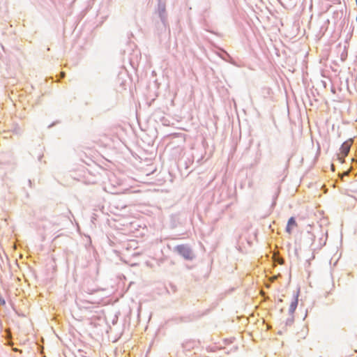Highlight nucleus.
I'll return each instance as SVG.
<instances>
[{
	"label": "nucleus",
	"mask_w": 357,
	"mask_h": 357,
	"mask_svg": "<svg viewBox=\"0 0 357 357\" xmlns=\"http://www.w3.org/2000/svg\"><path fill=\"white\" fill-rule=\"evenodd\" d=\"M130 65L131 66V67H135V66H138L139 63H136L132 59H130Z\"/></svg>",
	"instance_id": "nucleus-6"
},
{
	"label": "nucleus",
	"mask_w": 357,
	"mask_h": 357,
	"mask_svg": "<svg viewBox=\"0 0 357 357\" xmlns=\"http://www.w3.org/2000/svg\"><path fill=\"white\" fill-rule=\"evenodd\" d=\"M352 144V140L344 142L340 147V153L343 157H346L349 153L351 146Z\"/></svg>",
	"instance_id": "nucleus-3"
},
{
	"label": "nucleus",
	"mask_w": 357,
	"mask_h": 357,
	"mask_svg": "<svg viewBox=\"0 0 357 357\" xmlns=\"http://www.w3.org/2000/svg\"><path fill=\"white\" fill-rule=\"evenodd\" d=\"M297 223L296 222V220L294 217H291L288 220V222H287V227H286V232L288 233L289 234H291V232H292V229L294 228V227H297Z\"/></svg>",
	"instance_id": "nucleus-4"
},
{
	"label": "nucleus",
	"mask_w": 357,
	"mask_h": 357,
	"mask_svg": "<svg viewBox=\"0 0 357 357\" xmlns=\"http://www.w3.org/2000/svg\"><path fill=\"white\" fill-rule=\"evenodd\" d=\"M5 303H6L5 301L3 299L0 298V304L3 305H5Z\"/></svg>",
	"instance_id": "nucleus-9"
},
{
	"label": "nucleus",
	"mask_w": 357,
	"mask_h": 357,
	"mask_svg": "<svg viewBox=\"0 0 357 357\" xmlns=\"http://www.w3.org/2000/svg\"><path fill=\"white\" fill-rule=\"evenodd\" d=\"M344 158L345 157H343L341 153H339L337 155V159H338V160H340V162L341 163H343L344 162Z\"/></svg>",
	"instance_id": "nucleus-7"
},
{
	"label": "nucleus",
	"mask_w": 357,
	"mask_h": 357,
	"mask_svg": "<svg viewBox=\"0 0 357 357\" xmlns=\"http://www.w3.org/2000/svg\"><path fill=\"white\" fill-rule=\"evenodd\" d=\"M65 76V73L63 72L60 73V79L63 78Z\"/></svg>",
	"instance_id": "nucleus-8"
},
{
	"label": "nucleus",
	"mask_w": 357,
	"mask_h": 357,
	"mask_svg": "<svg viewBox=\"0 0 357 357\" xmlns=\"http://www.w3.org/2000/svg\"><path fill=\"white\" fill-rule=\"evenodd\" d=\"M175 250L187 260H192L195 257L192 249L187 245H180L175 248Z\"/></svg>",
	"instance_id": "nucleus-2"
},
{
	"label": "nucleus",
	"mask_w": 357,
	"mask_h": 357,
	"mask_svg": "<svg viewBox=\"0 0 357 357\" xmlns=\"http://www.w3.org/2000/svg\"><path fill=\"white\" fill-rule=\"evenodd\" d=\"M157 13L165 26L167 24V14L166 12V0H158Z\"/></svg>",
	"instance_id": "nucleus-1"
},
{
	"label": "nucleus",
	"mask_w": 357,
	"mask_h": 357,
	"mask_svg": "<svg viewBox=\"0 0 357 357\" xmlns=\"http://www.w3.org/2000/svg\"><path fill=\"white\" fill-rule=\"evenodd\" d=\"M297 305H298V300L296 298L294 301L291 302V305H290V307H289V312L291 313H293L296 307H297Z\"/></svg>",
	"instance_id": "nucleus-5"
}]
</instances>
